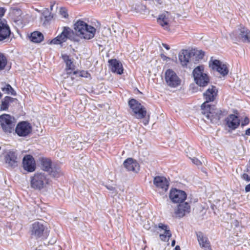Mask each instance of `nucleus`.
Here are the masks:
<instances>
[{"label": "nucleus", "instance_id": "13", "mask_svg": "<svg viewBox=\"0 0 250 250\" xmlns=\"http://www.w3.org/2000/svg\"><path fill=\"white\" fill-rule=\"evenodd\" d=\"M45 226L43 223L40 222H35L31 228V233L32 237L36 238L41 237L44 231Z\"/></svg>", "mask_w": 250, "mask_h": 250}, {"label": "nucleus", "instance_id": "17", "mask_svg": "<svg viewBox=\"0 0 250 250\" xmlns=\"http://www.w3.org/2000/svg\"><path fill=\"white\" fill-rule=\"evenodd\" d=\"M108 62L109 68L113 73L119 75L123 73V65L119 61L116 59H111L108 61Z\"/></svg>", "mask_w": 250, "mask_h": 250}, {"label": "nucleus", "instance_id": "22", "mask_svg": "<svg viewBox=\"0 0 250 250\" xmlns=\"http://www.w3.org/2000/svg\"><path fill=\"white\" fill-rule=\"evenodd\" d=\"M197 236L200 246L202 248H204L205 250H211L208 238L202 232H199L197 234Z\"/></svg>", "mask_w": 250, "mask_h": 250}, {"label": "nucleus", "instance_id": "42", "mask_svg": "<svg viewBox=\"0 0 250 250\" xmlns=\"http://www.w3.org/2000/svg\"><path fill=\"white\" fill-rule=\"evenodd\" d=\"M163 46L167 49V50H169L170 49V47H169V46L167 44H165V43H163Z\"/></svg>", "mask_w": 250, "mask_h": 250}, {"label": "nucleus", "instance_id": "19", "mask_svg": "<svg viewBox=\"0 0 250 250\" xmlns=\"http://www.w3.org/2000/svg\"><path fill=\"white\" fill-rule=\"evenodd\" d=\"M158 227L161 231H164L163 233H160V239L163 241H168L171 236V233L169 227L163 223H159Z\"/></svg>", "mask_w": 250, "mask_h": 250}, {"label": "nucleus", "instance_id": "24", "mask_svg": "<svg viewBox=\"0 0 250 250\" xmlns=\"http://www.w3.org/2000/svg\"><path fill=\"white\" fill-rule=\"evenodd\" d=\"M62 33H63L65 37L68 40H70L73 41H78L76 37L74 35L73 31L69 27L64 26L62 27Z\"/></svg>", "mask_w": 250, "mask_h": 250}, {"label": "nucleus", "instance_id": "44", "mask_svg": "<svg viewBox=\"0 0 250 250\" xmlns=\"http://www.w3.org/2000/svg\"><path fill=\"white\" fill-rule=\"evenodd\" d=\"M159 4H161L163 3V0H155Z\"/></svg>", "mask_w": 250, "mask_h": 250}, {"label": "nucleus", "instance_id": "28", "mask_svg": "<svg viewBox=\"0 0 250 250\" xmlns=\"http://www.w3.org/2000/svg\"><path fill=\"white\" fill-rule=\"evenodd\" d=\"M53 166H51V162L48 159H42V167L44 171H50Z\"/></svg>", "mask_w": 250, "mask_h": 250}, {"label": "nucleus", "instance_id": "40", "mask_svg": "<svg viewBox=\"0 0 250 250\" xmlns=\"http://www.w3.org/2000/svg\"><path fill=\"white\" fill-rule=\"evenodd\" d=\"M62 58L66 63L67 62L69 61L70 59L69 58V56L66 54H64L62 55Z\"/></svg>", "mask_w": 250, "mask_h": 250}, {"label": "nucleus", "instance_id": "14", "mask_svg": "<svg viewBox=\"0 0 250 250\" xmlns=\"http://www.w3.org/2000/svg\"><path fill=\"white\" fill-rule=\"evenodd\" d=\"M23 167L28 172H33L35 170V161L32 156L27 155L23 159Z\"/></svg>", "mask_w": 250, "mask_h": 250}, {"label": "nucleus", "instance_id": "23", "mask_svg": "<svg viewBox=\"0 0 250 250\" xmlns=\"http://www.w3.org/2000/svg\"><path fill=\"white\" fill-rule=\"evenodd\" d=\"M179 59L183 66L187 65L188 62L192 61L191 54L187 50L184 51L179 55Z\"/></svg>", "mask_w": 250, "mask_h": 250}, {"label": "nucleus", "instance_id": "9", "mask_svg": "<svg viewBox=\"0 0 250 250\" xmlns=\"http://www.w3.org/2000/svg\"><path fill=\"white\" fill-rule=\"evenodd\" d=\"M15 130L19 136L26 137L31 133L32 127L28 122L22 121L17 124Z\"/></svg>", "mask_w": 250, "mask_h": 250}, {"label": "nucleus", "instance_id": "37", "mask_svg": "<svg viewBox=\"0 0 250 250\" xmlns=\"http://www.w3.org/2000/svg\"><path fill=\"white\" fill-rule=\"evenodd\" d=\"M5 98L6 100L8 102L9 104L13 102H17L18 101L17 99L16 98H13L9 96H6Z\"/></svg>", "mask_w": 250, "mask_h": 250}, {"label": "nucleus", "instance_id": "18", "mask_svg": "<svg viewBox=\"0 0 250 250\" xmlns=\"http://www.w3.org/2000/svg\"><path fill=\"white\" fill-rule=\"evenodd\" d=\"M190 211V207L187 202L180 204L176 209L175 210V214L177 217L181 218L186 214L188 213Z\"/></svg>", "mask_w": 250, "mask_h": 250}, {"label": "nucleus", "instance_id": "3", "mask_svg": "<svg viewBox=\"0 0 250 250\" xmlns=\"http://www.w3.org/2000/svg\"><path fill=\"white\" fill-rule=\"evenodd\" d=\"M49 183V179L44 173H36L30 178L31 187L38 190L45 188Z\"/></svg>", "mask_w": 250, "mask_h": 250}, {"label": "nucleus", "instance_id": "21", "mask_svg": "<svg viewBox=\"0 0 250 250\" xmlns=\"http://www.w3.org/2000/svg\"><path fill=\"white\" fill-rule=\"evenodd\" d=\"M227 125L230 128L235 129L240 125V120L235 115L231 114L226 119Z\"/></svg>", "mask_w": 250, "mask_h": 250}, {"label": "nucleus", "instance_id": "38", "mask_svg": "<svg viewBox=\"0 0 250 250\" xmlns=\"http://www.w3.org/2000/svg\"><path fill=\"white\" fill-rule=\"evenodd\" d=\"M241 178L246 181L247 182H249L250 181V176H249L248 174L247 173H243L242 176H241Z\"/></svg>", "mask_w": 250, "mask_h": 250}, {"label": "nucleus", "instance_id": "31", "mask_svg": "<svg viewBox=\"0 0 250 250\" xmlns=\"http://www.w3.org/2000/svg\"><path fill=\"white\" fill-rule=\"evenodd\" d=\"M157 21L164 28H168V20L166 16L163 15L160 16L157 19Z\"/></svg>", "mask_w": 250, "mask_h": 250}, {"label": "nucleus", "instance_id": "6", "mask_svg": "<svg viewBox=\"0 0 250 250\" xmlns=\"http://www.w3.org/2000/svg\"><path fill=\"white\" fill-rule=\"evenodd\" d=\"M5 12L3 8H0V42L8 40L11 34L10 27L6 21L2 19Z\"/></svg>", "mask_w": 250, "mask_h": 250}, {"label": "nucleus", "instance_id": "27", "mask_svg": "<svg viewBox=\"0 0 250 250\" xmlns=\"http://www.w3.org/2000/svg\"><path fill=\"white\" fill-rule=\"evenodd\" d=\"M48 172L52 176L56 178L59 177L62 175L60 167L56 166H53Z\"/></svg>", "mask_w": 250, "mask_h": 250}, {"label": "nucleus", "instance_id": "26", "mask_svg": "<svg viewBox=\"0 0 250 250\" xmlns=\"http://www.w3.org/2000/svg\"><path fill=\"white\" fill-rule=\"evenodd\" d=\"M67 40V39L65 37L63 33L62 32L57 37L51 40L50 43L54 44H61L63 42H66Z\"/></svg>", "mask_w": 250, "mask_h": 250}, {"label": "nucleus", "instance_id": "20", "mask_svg": "<svg viewBox=\"0 0 250 250\" xmlns=\"http://www.w3.org/2000/svg\"><path fill=\"white\" fill-rule=\"evenodd\" d=\"M125 167L128 171L138 172L140 169V166L138 162L132 158H128L124 162Z\"/></svg>", "mask_w": 250, "mask_h": 250}, {"label": "nucleus", "instance_id": "36", "mask_svg": "<svg viewBox=\"0 0 250 250\" xmlns=\"http://www.w3.org/2000/svg\"><path fill=\"white\" fill-rule=\"evenodd\" d=\"M60 14H61V15L64 17V18H67L68 17V14L66 12V11L65 10V8H61L60 9Z\"/></svg>", "mask_w": 250, "mask_h": 250}, {"label": "nucleus", "instance_id": "34", "mask_svg": "<svg viewBox=\"0 0 250 250\" xmlns=\"http://www.w3.org/2000/svg\"><path fill=\"white\" fill-rule=\"evenodd\" d=\"M66 68L70 70H73L74 69L75 65L73 63V62L70 60L69 61L67 62L66 63Z\"/></svg>", "mask_w": 250, "mask_h": 250}, {"label": "nucleus", "instance_id": "30", "mask_svg": "<svg viewBox=\"0 0 250 250\" xmlns=\"http://www.w3.org/2000/svg\"><path fill=\"white\" fill-rule=\"evenodd\" d=\"M205 55V53L204 51L202 50H196L195 51L193 54L192 56V61H199L200 60H202Z\"/></svg>", "mask_w": 250, "mask_h": 250}, {"label": "nucleus", "instance_id": "15", "mask_svg": "<svg viewBox=\"0 0 250 250\" xmlns=\"http://www.w3.org/2000/svg\"><path fill=\"white\" fill-rule=\"evenodd\" d=\"M4 160L9 167L14 168L18 166V158L15 152L13 151H9L6 152Z\"/></svg>", "mask_w": 250, "mask_h": 250}, {"label": "nucleus", "instance_id": "35", "mask_svg": "<svg viewBox=\"0 0 250 250\" xmlns=\"http://www.w3.org/2000/svg\"><path fill=\"white\" fill-rule=\"evenodd\" d=\"M189 158L191 159L192 162L197 166H199L201 164V162L200 160H199L197 158L193 157L191 158L189 156Z\"/></svg>", "mask_w": 250, "mask_h": 250}, {"label": "nucleus", "instance_id": "7", "mask_svg": "<svg viewBox=\"0 0 250 250\" xmlns=\"http://www.w3.org/2000/svg\"><path fill=\"white\" fill-rule=\"evenodd\" d=\"M14 118L9 114H3L0 116V124L3 130L6 133H11L15 126Z\"/></svg>", "mask_w": 250, "mask_h": 250}, {"label": "nucleus", "instance_id": "32", "mask_svg": "<svg viewBox=\"0 0 250 250\" xmlns=\"http://www.w3.org/2000/svg\"><path fill=\"white\" fill-rule=\"evenodd\" d=\"M7 59L4 55L0 53V71L3 69L7 64Z\"/></svg>", "mask_w": 250, "mask_h": 250}, {"label": "nucleus", "instance_id": "29", "mask_svg": "<svg viewBox=\"0 0 250 250\" xmlns=\"http://www.w3.org/2000/svg\"><path fill=\"white\" fill-rule=\"evenodd\" d=\"M1 90L6 94H11L13 96H16L17 93L15 90L9 84H6L5 85L1 87Z\"/></svg>", "mask_w": 250, "mask_h": 250}, {"label": "nucleus", "instance_id": "5", "mask_svg": "<svg viewBox=\"0 0 250 250\" xmlns=\"http://www.w3.org/2000/svg\"><path fill=\"white\" fill-rule=\"evenodd\" d=\"M128 104L133 112V115L137 119H143L146 114V108L139 102L132 99L128 102Z\"/></svg>", "mask_w": 250, "mask_h": 250}, {"label": "nucleus", "instance_id": "16", "mask_svg": "<svg viewBox=\"0 0 250 250\" xmlns=\"http://www.w3.org/2000/svg\"><path fill=\"white\" fill-rule=\"evenodd\" d=\"M153 183L158 188L162 189L163 191H166L168 188V182L164 177H155L153 180Z\"/></svg>", "mask_w": 250, "mask_h": 250}, {"label": "nucleus", "instance_id": "41", "mask_svg": "<svg viewBox=\"0 0 250 250\" xmlns=\"http://www.w3.org/2000/svg\"><path fill=\"white\" fill-rule=\"evenodd\" d=\"M245 190L246 192L250 191V183L245 187Z\"/></svg>", "mask_w": 250, "mask_h": 250}, {"label": "nucleus", "instance_id": "25", "mask_svg": "<svg viewBox=\"0 0 250 250\" xmlns=\"http://www.w3.org/2000/svg\"><path fill=\"white\" fill-rule=\"evenodd\" d=\"M29 38L32 42L36 43L41 42L44 38L42 34L38 31H35L32 33Z\"/></svg>", "mask_w": 250, "mask_h": 250}, {"label": "nucleus", "instance_id": "39", "mask_svg": "<svg viewBox=\"0 0 250 250\" xmlns=\"http://www.w3.org/2000/svg\"><path fill=\"white\" fill-rule=\"evenodd\" d=\"M249 119L248 118L246 117L244 120L241 123V125L244 126L248 125L249 123Z\"/></svg>", "mask_w": 250, "mask_h": 250}, {"label": "nucleus", "instance_id": "2", "mask_svg": "<svg viewBox=\"0 0 250 250\" xmlns=\"http://www.w3.org/2000/svg\"><path fill=\"white\" fill-rule=\"evenodd\" d=\"M74 29L77 37L85 40L93 38L96 31L94 27L81 20H78L74 24Z\"/></svg>", "mask_w": 250, "mask_h": 250}, {"label": "nucleus", "instance_id": "48", "mask_svg": "<svg viewBox=\"0 0 250 250\" xmlns=\"http://www.w3.org/2000/svg\"><path fill=\"white\" fill-rule=\"evenodd\" d=\"M53 6V5H52L51 6V9H52Z\"/></svg>", "mask_w": 250, "mask_h": 250}, {"label": "nucleus", "instance_id": "45", "mask_svg": "<svg viewBox=\"0 0 250 250\" xmlns=\"http://www.w3.org/2000/svg\"><path fill=\"white\" fill-rule=\"evenodd\" d=\"M175 244V241L173 240L171 243V246L173 247V246H174Z\"/></svg>", "mask_w": 250, "mask_h": 250}, {"label": "nucleus", "instance_id": "43", "mask_svg": "<svg viewBox=\"0 0 250 250\" xmlns=\"http://www.w3.org/2000/svg\"><path fill=\"white\" fill-rule=\"evenodd\" d=\"M245 134L247 135L250 136V128L246 130Z\"/></svg>", "mask_w": 250, "mask_h": 250}, {"label": "nucleus", "instance_id": "11", "mask_svg": "<svg viewBox=\"0 0 250 250\" xmlns=\"http://www.w3.org/2000/svg\"><path fill=\"white\" fill-rule=\"evenodd\" d=\"M230 37L232 38L235 37L239 40L243 42H250V31L245 27H241L237 30L232 32L230 34Z\"/></svg>", "mask_w": 250, "mask_h": 250}, {"label": "nucleus", "instance_id": "1", "mask_svg": "<svg viewBox=\"0 0 250 250\" xmlns=\"http://www.w3.org/2000/svg\"><path fill=\"white\" fill-rule=\"evenodd\" d=\"M217 90L215 86H211L204 93V98L206 101L201 105V108L204 111V114H206V117L209 119L212 123L219 121L220 118L221 111L219 109L214 108L210 104L209 102L213 101L217 96Z\"/></svg>", "mask_w": 250, "mask_h": 250}, {"label": "nucleus", "instance_id": "46", "mask_svg": "<svg viewBox=\"0 0 250 250\" xmlns=\"http://www.w3.org/2000/svg\"><path fill=\"white\" fill-rule=\"evenodd\" d=\"M175 250H180V248L179 246H176L175 248Z\"/></svg>", "mask_w": 250, "mask_h": 250}, {"label": "nucleus", "instance_id": "12", "mask_svg": "<svg viewBox=\"0 0 250 250\" xmlns=\"http://www.w3.org/2000/svg\"><path fill=\"white\" fill-rule=\"evenodd\" d=\"M169 197L173 203H182L186 199L187 194L184 191L173 188L170 190Z\"/></svg>", "mask_w": 250, "mask_h": 250}, {"label": "nucleus", "instance_id": "33", "mask_svg": "<svg viewBox=\"0 0 250 250\" xmlns=\"http://www.w3.org/2000/svg\"><path fill=\"white\" fill-rule=\"evenodd\" d=\"M9 105V103L6 100L5 97L3 99L1 102V104L0 106V110H6L8 109Z\"/></svg>", "mask_w": 250, "mask_h": 250}, {"label": "nucleus", "instance_id": "8", "mask_svg": "<svg viewBox=\"0 0 250 250\" xmlns=\"http://www.w3.org/2000/svg\"><path fill=\"white\" fill-rule=\"evenodd\" d=\"M166 83L171 87H176L181 84V81L176 73L171 69L167 70L165 74Z\"/></svg>", "mask_w": 250, "mask_h": 250}, {"label": "nucleus", "instance_id": "10", "mask_svg": "<svg viewBox=\"0 0 250 250\" xmlns=\"http://www.w3.org/2000/svg\"><path fill=\"white\" fill-rule=\"evenodd\" d=\"M209 66L212 70H216L223 76L227 75L229 73L227 65L219 60H210L209 62Z\"/></svg>", "mask_w": 250, "mask_h": 250}, {"label": "nucleus", "instance_id": "4", "mask_svg": "<svg viewBox=\"0 0 250 250\" xmlns=\"http://www.w3.org/2000/svg\"><path fill=\"white\" fill-rule=\"evenodd\" d=\"M192 74L195 82L200 86H205L209 83L208 76L205 72L203 65H200L195 68Z\"/></svg>", "mask_w": 250, "mask_h": 250}, {"label": "nucleus", "instance_id": "47", "mask_svg": "<svg viewBox=\"0 0 250 250\" xmlns=\"http://www.w3.org/2000/svg\"><path fill=\"white\" fill-rule=\"evenodd\" d=\"M108 188L109 189V190H112L114 189V188L112 187H110V188Z\"/></svg>", "mask_w": 250, "mask_h": 250}]
</instances>
